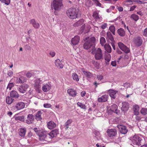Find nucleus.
Returning <instances> with one entry per match:
<instances>
[{"mask_svg": "<svg viewBox=\"0 0 147 147\" xmlns=\"http://www.w3.org/2000/svg\"><path fill=\"white\" fill-rule=\"evenodd\" d=\"M95 39L94 37L86 38L83 45L84 48L86 49H89L92 51L95 48Z\"/></svg>", "mask_w": 147, "mask_h": 147, "instance_id": "1", "label": "nucleus"}, {"mask_svg": "<svg viewBox=\"0 0 147 147\" xmlns=\"http://www.w3.org/2000/svg\"><path fill=\"white\" fill-rule=\"evenodd\" d=\"M78 11L77 9L74 8H71L66 11V14L68 17L71 19H75L77 18Z\"/></svg>", "mask_w": 147, "mask_h": 147, "instance_id": "2", "label": "nucleus"}, {"mask_svg": "<svg viewBox=\"0 0 147 147\" xmlns=\"http://www.w3.org/2000/svg\"><path fill=\"white\" fill-rule=\"evenodd\" d=\"M34 130L38 136L39 139L40 141L46 140L47 134L46 132L43 131L42 130H40L37 127L34 128Z\"/></svg>", "mask_w": 147, "mask_h": 147, "instance_id": "3", "label": "nucleus"}, {"mask_svg": "<svg viewBox=\"0 0 147 147\" xmlns=\"http://www.w3.org/2000/svg\"><path fill=\"white\" fill-rule=\"evenodd\" d=\"M92 54H94V57L96 59L100 60L103 59V56L102 53V50L100 48L97 49L95 48L92 51Z\"/></svg>", "mask_w": 147, "mask_h": 147, "instance_id": "4", "label": "nucleus"}, {"mask_svg": "<svg viewBox=\"0 0 147 147\" xmlns=\"http://www.w3.org/2000/svg\"><path fill=\"white\" fill-rule=\"evenodd\" d=\"M53 6L56 11H60L63 7L62 0H54Z\"/></svg>", "mask_w": 147, "mask_h": 147, "instance_id": "5", "label": "nucleus"}, {"mask_svg": "<svg viewBox=\"0 0 147 147\" xmlns=\"http://www.w3.org/2000/svg\"><path fill=\"white\" fill-rule=\"evenodd\" d=\"M130 140L131 141L133 144L140 146L142 145V139L140 137L137 135H135L134 136L130 137Z\"/></svg>", "mask_w": 147, "mask_h": 147, "instance_id": "6", "label": "nucleus"}, {"mask_svg": "<svg viewBox=\"0 0 147 147\" xmlns=\"http://www.w3.org/2000/svg\"><path fill=\"white\" fill-rule=\"evenodd\" d=\"M34 87L35 89L38 91H39L40 90V84H42L43 82L42 80L40 78H37L35 80Z\"/></svg>", "mask_w": 147, "mask_h": 147, "instance_id": "7", "label": "nucleus"}, {"mask_svg": "<svg viewBox=\"0 0 147 147\" xmlns=\"http://www.w3.org/2000/svg\"><path fill=\"white\" fill-rule=\"evenodd\" d=\"M29 87V85L25 83L19 86L17 88L19 92L22 93H25Z\"/></svg>", "mask_w": 147, "mask_h": 147, "instance_id": "8", "label": "nucleus"}, {"mask_svg": "<svg viewBox=\"0 0 147 147\" xmlns=\"http://www.w3.org/2000/svg\"><path fill=\"white\" fill-rule=\"evenodd\" d=\"M119 47L120 49L123 51L125 53L129 52L130 50L125 45L121 42H119L118 43Z\"/></svg>", "mask_w": 147, "mask_h": 147, "instance_id": "9", "label": "nucleus"}, {"mask_svg": "<svg viewBox=\"0 0 147 147\" xmlns=\"http://www.w3.org/2000/svg\"><path fill=\"white\" fill-rule=\"evenodd\" d=\"M120 132L123 134H125L127 133L128 130L126 127L122 125H118L117 126Z\"/></svg>", "mask_w": 147, "mask_h": 147, "instance_id": "10", "label": "nucleus"}, {"mask_svg": "<svg viewBox=\"0 0 147 147\" xmlns=\"http://www.w3.org/2000/svg\"><path fill=\"white\" fill-rule=\"evenodd\" d=\"M107 132L108 136L110 137L113 138L117 134V130L115 129H109L107 130Z\"/></svg>", "mask_w": 147, "mask_h": 147, "instance_id": "11", "label": "nucleus"}, {"mask_svg": "<svg viewBox=\"0 0 147 147\" xmlns=\"http://www.w3.org/2000/svg\"><path fill=\"white\" fill-rule=\"evenodd\" d=\"M58 130L57 129H55L52 131L49 134L47 133V136L46 138L49 136H50L51 138L55 137L59 133Z\"/></svg>", "mask_w": 147, "mask_h": 147, "instance_id": "12", "label": "nucleus"}, {"mask_svg": "<svg viewBox=\"0 0 147 147\" xmlns=\"http://www.w3.org/2000/svg\"><path fill=\"white\" fill-rule=\"evenodd\" d=\"M134 42L137 46L139 47L142 44V40L140 37L138 36L134 39Z\"/></svg>", "mask_w": 147, "mask_h": 147, "instance_id": "13", "label": "nucleus"}, {"mask_svg": "<svg viewBox=\"0 0 147 147\" xmlns=\"http://www.w3.org/2000/svg\"><path fill=\"white\" fill-rule=\"evenodd\" d=\"M34 117L32 114H29L28 115L27 119L26 122L28 124H30L32 123L34 121Z\"/></svg>", "mask_w": 147, "mask_h": 147, "instance_id": "14", "label": "nucleus"}, {"mask_svg": "<svg viewBox=\"0 0 147 147\" xmlns=\"http://www.w3.org/2000/svg\"><path fill=\"white\" fill-rule=\"evenodd\" d=\"M51 87V84L48 83L43 84L42 89L44 92H47L50 90Z\"/></svg>", "mask_w": 147, "mask_h": 147, "instance_id": "15", "label": "nucleus"}, {"mask_svg": "<svg viewBox=\"0 0 147 147\" xmlns=\"http://www.w3.org/2000/svg\"><path fill=\"white\" fill-rule=\"evenodd\" d=\"M25 106V103L22 102H18L15 106V108L17 110H20L23 109Z\"/></svg>", "mask_w": 147, "mask_h": 147, "instance_id": "16", "label": "nucleus"}, {"mask_svg": "<svg viewBox=\"0 0 147 147\" xmlns=\"http://www.w3.org/2000/svg\"><path fill=\"white\" fill-rule=\"evenodd\" d=\"M118 107L116 104H113L112 105L110 108V110L117 114H119L120 113V111L117 110Z\"/></svg>", "mask_w": 147, "mask_h": 147, "instance_id": "17", "label": "nucleus"}, {"mask_svg": "<svg viewBox=\"0 0 147 147\" xmlns=\"http://www.w3.org/2000/svg\"><path fill=\"white\" fill-rule=\"evenodd\" d=\"M79 40V37L78 36H76L72 39L71 43L74 45H76L78 44Z\"/></svg>", "mask_w": 147, "mask_h": 147, "instance_id": "18", "label": "nucleus"}, {"mask_svg": "<svg viewBox=\"0 0 147 147\" xmlns=\"http://www.w3.org/2000/svg\"><path fill=\"white\" fill-rule=\"evenodd\" d=\"M108 95V94H105L103 95L100 97L98 98V101L99 102H104L107 100Z\"/></svg>", "mask_w": 147, "mask_h": 147, "instance_id": "19", "label": "nucleus"}, {"mask_svg": "<svg viewBox=\"0 0 147 147\" xmlns=\"http://www.w3.org/2000/svg\"><path fill=\"white\" fill-rule=\"evenodd\" d=\"M30 23L33 26V27L35 28H38L39 27L40 25L38 23L36 22L34 19L31 20Z\"/></svg>", "mask_w": 147, "mask_h": 147, "instance_id": "20", "label": "nucleus"}, {"mask_svg": "<svg viewBox=\"0 0 147 147\" xmlns=\"http://www.w3.org/2000/svg\"><path fill=\"white\" fill-rule=\"evenodd\" d=\"M67 92L69 95L73 97L75 96L77 94L76 91L72 88L68 89Z\"/></svg>", "mask_w": 147, "mask_h": 147, "instance_id": "21", "label": "nucleus"}, {"mask_svg": "<svg viewBox=\"0 0 147 147\" xmlns=\"http://www.w3.org/2000/svg\"><path fill=\"white\" fill-rule=\"evenodd\" d=\"M47 127L50 129H52L56 126V124L53 121H51L47 123Z\"/></svg>", "mask_w": 147, "mask_h": 147, "instance_id": "22", "label": "nucleus"}, {"mask_svg": "<svg viewBox=\"0 0 147 147\" xmlns=\"http://www.w3.org/2000/svg\"><path fill=\"white\" fill-rule=\"evenodd\" d=\"M11 97L16 98H18L19 97V95L17 91L15 90L12 91L10 94Z\"/></svg>", "mask_w": 147, "mask_h": 147, "instance_id": "23", "label": "nucleus"}, {"mask_svg": "<svg viewBox=\"0 0 147 147\" xmlns=\"http://www.w3.org/2000/svg\"><path fill=\"white\" fill-rule=\"evenodd\" d=\"M117 91L113 90H109V93L111 97L113 99H115L116 97V95Z\"/></svg>", "mask_w": 147, "mask_h": 147, "instance_id": "24", "label": "nucleus"}, {"mask_svg": "<svg viewBox=\"0 0 147 147\" xmlns=\"http://www.w3.org/2000/svg\"><path fill=\"white\" fill-rule=\"evenodd\" d=\"M122 107L121 109L124 111H127L129 108V106L127 102H122Z\"/></svg>", "mask_w": 147, "mask_h": 147, "instance_id": "25", "label": "nucleus"}, {"mask_svg": "<svg viewBox=\"0 0 147 147\" xmlns=\"http://www.w3.org/2000/svg\"><path fill=\"white\" fill-rule=\"evenodd\" d=\"M139 107L138 105H135L133 107V110L134 115H137L139 114Z\"/></svg>", "mask_w": 147, "mask_h": 147, "instance_id": "26", "label": "nucleus"}, {"mask_svg": "<svg viewBox=\"0 0 147 147\" xmlns=\"http://www.w3.org/2000/svg\"><path fill=\"white\" fill-rule=\"evenodd\" d=\"M55 63L56 66L59 68H62L63 67V65L62 64L60 61L59 59H57L55 60Z\"/></svg>", "mask_w": 147, "mask_h": 147, "instance_id": "27", "label": "nucleus"}, {"mask_svg": "<svg viewBox=\"0 0 147 147\" xmlns=\"http://www.w3.org/2000/svg\"><path fill=\"white\" fill-rule=\"evenodd\" d=\"M107 38L108 40H110L112 42H114L115 41L111 32H109L107 33Z\"/></svg>", "mask_w": 147, "mask_h": 147, "instance_id": "28", "label": "nucleus"}, {"mask_svg": "<svg viewBox=\"0 0 147 147\" xmlns=\"http://www.w3.org/2000/svg\"><path fill=\"white\" fill-rule=\"evenodd\" d=\"M82 72L86 77L88 78H91L93 76V74L91 73L88 71H83Z\"/></svg>", "mask_w": 147, "mask_h": 147, "instance_id": "29", "label": "nucleus"}, {"mask_svg": "<svg viewBox=\"0 0 147 147\" xmlns=\"http://www.w3.org/2000/svg\"><path fill=\"white\" fill-rule=\"evenodd\" d=\"M26 132V129L25 128H21L20 129L19 133V135L22 137H24L25 136Z\"/></svg>", "mask_w": 147, "mask_h": 147, "instance_id": "30", "label": "nucleus"}, {"mask_svg": "<svg viewBox=\"0 0 147 147\" xmlns=\"http://www.w3.org/2000/svg\"><path fill=\"white\" fill-rule=\"evenodd\" d=\"M105 59L108 62H109L111 59V55L108 53H105Z\"/></svg>", "mask_w": 147, "mask_h": 147, "instance_id": "31", "label": "nucleus"}, {"mask_svg": "<svg viewBox=\"0 0 147 147\" xmlns=\"http://www.w3.org/2000/svg\"><path fill=\"white\" fill-rule=\"evenodd\" d=\"M14 99L11 97L7 96L6 98V102L8 104H11L13 102Z\"/></svg>", "mask_w": 147, "mask_h": 147, "instance_id": "32", "label": "nucleus"}, {"mask_svg": "<svg viewBox=\"0 0 147 147\" xmlns=\"http://www.w3.org/2000/svg\"><path fill=\"white\" fill-rule=\"evenodd\" d=\"M104 47L105 50L108 53H110L111 52V47L109 44H106L104 45Z\"/></svg>", "mask_w": 147, "mask_h": 147, "instance_id": "33", "label": "nucleus"}, {"mask_svg": "<svg viewBox=\"0 0 147 147\" xmlns=\"http://www.w3.org/2000/svg\"><path fill=\"white\" fill-rule=\"evenodd\" d=\"M117 33L119 35L122 36H124L125 34L124 30L122 28L119 29L117 30Z\"/></svg>", "mask_w": 147, "mask_h": 147, "instance_id": "34", "label": "nucleus"}, {"mask_svg": "<svg viewBox=\"0 0 147 147\" xmlns=\"http://www.w3.org/2000/svg\"><path fill=\"white\" fill-rule=\"evenodd\" d=\"M84 20L83 19H81L77 22H76L74 24V26H78L84 23Z\"/></svg>", "mask_w": 147, "mask_h": 147, "instance_id": "35", "label": "nucleus"}, {"mask_svg": "<svg viewBox=\"0 0 147 147\" xmlns=\"http://www.w3.org/2000/svg\"><path fill=\"white\" fill-rule=\"evenodd\" d=\"M42 113L40 111H38L36 115V119L37 120H40L41 119V115Z\"/></svg>", "mask_w": 147, "mask_h": 147, "instance_id": "36", "label": "nucleus"}, {"mask_svg": "<svg viewBox=\"0 0 147 147\" xmlns=\"http://www.w3.org/2000/svg\"><path fill=\"white\" fill-rule=\"evenodd\" d=\"M72 77L74 80L76 82H78L79 81V76L76 73H74L72 74Z\"/></svg>", "mask_w": 147, "mask_h": 147, "instance_id": "37", "label": "nucleus"}, {"mask_svg": "<svg viewBox=\"0 0 147 147\" xmlns=\"http://www.w3.org/2000/svg\"><path fill=\"white\" fill-rule=\"evenodd\" d=\"M26 78L23 76L20 77L18 80V82L20 83H23L26 81Z\"/></svg>", "mask_w": 147, "mask_h": 147, "instance_id": "38", "label": "nucleus"}, {"mask_svg": "<svg viewBox=\"0 0 147 147\" xmlns=\"http://www.w3.org/2000/svg\"><path fill=\"white\" fill-rule=\"evenodd\" d=\"M77 105L80 107L81 108L86 110V106L83 103L78 102L77 103Z\"/></svg>", "mask_w": 147, "mask_h": 147, "instance_id": "39", "label": "nucleus"}, {"mask_svg": "<svg viewBox=\"0 0 147 147\" xmlns=\"http://www.w3.org/2000/svg\"><path fill=\"white\" fill-rule=\"evenodd\" d=\"M131 18L135 21H137L139 19L138 16L135 14H132L131 16Z\"/></svg>", "mask_w": 147, "mask_h": 147, "instance_id": "40", "label": "nucleus"}, {"mask_svg": "<svg viewBox=\"0 0 147 147\" xmlns=\"http://www.w3.org/2000/svg\"><path fill=\"white\" fill-rule=\"evenodd\" d=\"M141 113L143 115H145L147 114V109L142 108L140 111Z\"/></svg>", "mask_w": 147, "mask_h": 147, "instance_id": "41", "label": "nucleus"}, {"mask_svg": "<svg viewBox=\"0 0 147 147\" xmlns=\"http://www.w3.org/2000/svg\"><path fill=\"white\" fill-rule=\"evenodd\" d=\"M100 44L102 46H104L106 42L105 38L104 37H101L100 40Z\"/></svg>", "mask_w": 147, "mask_h": 147, "instance_id": "42", "label": "nucleus"}, {"mask_svg": "<svg viewBox=\"0 0 147 147\" xmlns=\"http://www.w3.org/2000/svg\"><path fill=\"white\" fill-rule=\"evenodd\" d=\"M110 31L113 34H115V27L113 26H111L109 28Z\"/></svg>", "mask_w": 147, "mask_h": 147, "instance_id": "43", "label": "nucleus"}, {"mask_svg": "<svg viewBox=\"0 0 147 147\" xmlns=\"http://www.w3.org/2000/svg\"><path fill=\"white\" fill-rule=\"evenodd\" d=\"M0 1L7 5H9L10 2V0H0Z\"/></svg>", "mask_w": 147, "mask_h": 147, "instance_id": "44", "label": "nucleus"}, {"mask_svg": "<svg viewBox=\"0 0 147 147\" xmlns=\"http://www.w3.org/2000/svg\"><path fill=\"white\" fill-rule=\"evenodd\" d=\"M72 122V121L71 119H69L67 120L65 123L66 128L67 129L69 127L68 126Z\"/></svg>", "mask_w": 147, "mask_h": 147, "instance_id": "45", "label": "nucleus"}, {"mask_svg": "<svg viewBox=\"0 0 147 147\" xmlns=\"http://www.w3.org/2000/svg\"><path fill=\"white\" fill-rule=\"evenodd\" d=\"M14 86V84L13 83H9L7 86V89L9 88V89L10 90L12 87H13Z\"/></svg>", "mask_w": 147, "mask_h": 147, "instance_id": "46", "label": "nucleus"}, {"mask_svg": "<svg viewBox=\"0 0 147 147\" xmlns=\"http://www.w3.org/2000/svg\"><path fill=\"white\" fill-rule=\"evenodd\" d=\"M24 117L23 116H18L16 117L17 120H19L21 121H24Z\"/></svg>", "mask_w": 147, "mask_h": 147, "instance_id": "47", "label": "nucleus"}, {"mask_svg": "<svg viewBox=\"0 0 147 147\" xmlns=\"http://www.w3.org/2000/svg\"><path fill=\"white\" fill-rule=\"evenodd\" d=\"M93 16L96 19H98L99 18L98 13L96 12H94L93 13Z\"/></svg>", "mask_w": 147, "mask_h": 147, "instance_id": "48", "label": "nucleus"}, {"mask_svg": "<svg viewBox=\"0 0 147 147\" xmlns=\"http://www.w3.org/2000/svg\"><path fill=\"white\" fill-rule=\"evenodd\" d=\"M7 74L9 77H11L13 75V73L11 71H8Z\"/></svg>", "mask_w": 147, "mask_h": 147, "instance_id": "49", "label": "nucleus"}, {"mask_svg": "<svg viewBox=\"0 0 147 147\" xmlns=\"http://www.w3.org/2000/svg\"><path fill=\"white\" fill-rule=\"evenodd\" d=\"M44 107L46 108H49L51 107V105L50 104L45 103L43 105Z\"/></svg>", "mask_w": 147, "mask_h": 147, "instance_id": "50", "label": "nucleus"}, {"mask_svg": "<svg viewBox=\"0 0 147 147\" xmlns=\"http://www.w3.org/2000/svg\"><path fill=\"white\" fill-rule=\"evenodd\" d=\"M97 78L99 80H101L103 79V77L101 75H98L97 76Z\"/></svg>", "mask_w": 147, "mask_h": 147, "instance_id": "51", "label": "nucleus"}, {"mask_svg": "<svg viewBox=\"0 0 147 147\" xmlns=\"http://www.w3.org/2000/svg\"><path fill=\"white\" fill-rule=\"evenodd\" d=\"M32 74L30 72L27 73L26 75V76L28 78L31 77L32 76Z\"/></svg>", "mask_w": 147, "mask_h": 147, "instance_id": "52", "label": "nucleus"}, {"mask_svg": "<svg viewBox=\"0 0 147 147\" xmlns=\"http://www.w3.org/2000/svg\"><path fill=\"white\" fill-rule=\"evenodd\" d=\"M49 54L52 57H53L55 56V53L53 51H51L49 53Z\"/></svg>", "mask_w": 147, "mask_h": 147, "instance_id": "53", "label": "nucleus"}, {"mask_svg": "<svg viewBox=\"0 0 147 147\" xmlns=\"http://www.w3.org/2000/svg\"><path fill=\"white\" fill-rule=\"evenodd\" d=\"M95 3L97 6L100 7L101 6V4L99 2L98 0H97L96 2H95Z\"/></svg>", "mask_w": 147, "mask_h": 147, "instance_id": "54", "label": "nucleus"}, {"mask_svg": "<svg viewBox=\"0 0 147 147\" xmlns=\"http://www.w3.org/2000/svg\"><path fill=\"white\" fill-rule=\"evenodd\" d=\"M111 65L113 66H115L116 65V61H112Z\"/></svg>", "mask_w": 147, "mask_h": 147, "instance_id": "55", "label": "nucleus"}, {"mask_svg": "<svg viewBox=\"0 0 147 147\" xmlns=\"http://www.w3.org/2000/svg\"><path fill=\"white\" fill-rule=\"evenodd\" d=\"M143 34L144 36H147V28L144 29Z\"/></svg>", "mask_w": 147, "mask_h": 147, "instance_id": "56", "label": "nucleus"}, {"mask_svg": "<svg viewBox=\"0 0 147 147\" xmlns=\"http://www.w3.org/2000/svg\"><path fill=\"white\" fill-rule=\"evenodd\" d=\"M136 5H134L132 7H131L130 8V11H133L135 8H136Z\"/></svg>", "mask_w": 147, "mask_h": 147, "instance_id": "57", "label": "nucleus"}, {"mask_svg": "<svg viewBox=\"0 0 147 147\" xmlns=\"http://www.w3.org/2000/svg\"><path fill=\"white\" fill-rule=\"evenodd\" d=\"M89 3V5H88L89 6H91L93 4L92 2L90 1H88L87 2V3Z\"/></svg>", "mask_w": 147, "mask_h": 147, "instance_id": "58", "label": "nucleus"}, {"mask_svg": "<svg viewBox=\"0 0 147 147\" xmlns=\"http://www.w3.org/2000/svg\"><path fill=\"white\" fill-rule=\"evenodd\" d=\"M81 30L82 32H84L85 29H86V28H85V25H83L81 28Z\"/></svg>", "mask_w": 147, "mask_h": 147, "instance_id": "59", "label": "nucleus"}, {"mask_svg": "<svg viewBox=\"0 0 147 147\" xmlns=\"http://www.w3.org/2000/svg\"><path fill=\"white\" fill-rule=\"evenodd\" d=\"M107 24H104L103 25L101 26V27L102 29H104L106 28V27H107Z\"/></svg>", "mask_w": 147, "mask_h": 147, "instance_id": "60", "label": "nucleus"}, {"mask_svg": "<svg viewBox=\"0 0 147 147\" xmlns=\"http://www.w3.org/2000/svg\"><path fill=\"white\" fill-rule=\"evenodd\" d=\"M25 47L26 49H28V50H30V49H31L30 47L28 45H26L25 46Z\"/></svg>", "mask_w": 147, "mask_h": 147, "instance_id": "61", "label": "nucleus"}, {"mask_svg": "<svg viewBox=\"0 0 147 147\" xmlns=\"http://www.w3.org/2000/svg\"><path fill=\"white\" fill-rule=\"evenodd\" d=\"M117 9L119 11H123V8L121 7H118L117 8Z\"/></svg>", "mask_w": 147, "mask_h": 147, "instance_id": "62", "label": "nucleus"}, {"mask_svg": "<svg viewBox=\"0 0 147 147\" xmlns=\"http://www.w3.org/2000/svg\"><path fill=\"white\" fill-rule=\"evenodd\" d=\"M114 42H111L113 49L114 50H115V45H114Z\"/></svg>", "mask_w": 147, "mask_h": 147, "instance_id": "63", "label": "nucleus"}, {"mask_svg": "<svg viewBox=\"0 0 147 147\" xmlns=\"http://www.w3.org/2000/svg\"><path fill=\"white\" fill-rule=\"evenodd\" d=\"M86 94L85 92L82 91L81 92V95L83 97L85 96Z\"/></svg>", "mask_w": 147, "mask_h": 147, "instance_id": "64", "label": "nucleus"}]
</instances>
